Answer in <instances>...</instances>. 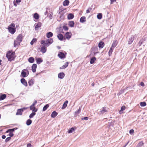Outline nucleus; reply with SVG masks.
I'll return each mask as SVG.
<instances>
[{"instance_id":"nucleus-1","label":"nucleus","mask_w":147,"mask_h":147,"mask_svg":"<svg viewBox=\"0 0 147 147\" xmlns=\"http://www.w3.org/2000/svg\"><path fill=\"white\" fill-rule=\"evenodd\" d=\"M15 53L9 51L6 54V57L9 61L13 60L15 58Z\"/></svg>"},{"instance_id":"nucleus-2","label":"nucleus","mask_w":147,"mask_h":147,"mask_svg":"<svg viewBox=\"0 0 147 147\" xmlns=\"http://www.w3.org/2000/svg\"><path fill=\"white\" fill-rule=\"evenodd\" d=\"M53 42V39L52 38L50 39H47L46 40H42L41 42V44H44L47 47H48Z\"/></svg>"},{"instance_id":"nucleus-3","label":"nucleus","mask_w":147,"mask_h":147,"mask_svg":"<svg viewBox=\"0 0 147 147\" xmlns=\"http://www.w3.org/2000/svg\"><path fill=\"white\" fill-rule=\"evenodd\" d=\"M15 26V24L13 23L11 24L8 26V30L11 34H13L16 32V28Z\"/></svg>"},{"instance_id":"nucleus-4","label":"nucleus","mask_w":147,"mask_h":147,"mask_svg":"<svg viewBox=\"0 0 147 147\" xmlns=\"http://www.w3.org/2000/svg\"><path fill=\"white\" fill-rule=\"evenodd\" d=\"M26 109L27 108H24L18 109L16 113V115H22L24 110Z\"/></svg>"},{"instance_id":"nucleus-5","label":"nucleus","mask_w":147,"mask_h":147,"mask_svg":"<svg viewBox=\"0 0 147 147\" xmlns=\"http://www.w3.org/2000/svg\"><path fill=\"white\" fill-rule=\"evenodd\" d=\"M28 73L29 74V72L27 69H24L22 70L21 72V75L23 77H25L26 76V73Z\"/></svg>"},{"instance_id":"nucleus-6","label":"nucleus","mask_w":147,"mask_h":147,"mask_svg":"<svg viewBox=\"0 0 147 147\" xmlns=\"http://www.w3.org/2000/svg\"><path fill=\"white\" fill-rule=\"evenodd\" d=\"M135 38V36L134 35H132L131 38L129 39L128 40V44L129 45L131 44Z\"/></svg>"},{"instance_id":"nucleus-7","label":"nucleus","mask_w":147,"mask_h":147,"mask_svg":"<svg viewBox=\"0 0 147 147\" xmlns=\"http://www.w3.org/2000/svg\"><path fill=\"white\" fill-rule=\"evenodd\" d=\"M107 112L108 108L106 107H104L100 111V114H103L105 113H107Z\"/></svg>"},{"instance_id":"nucleus-8","label":"nucleus","mask_w":147,"mask_h":147,"mask_svg":"<svg viewBox=\"0 0 147 147\" xmlns=\"http://www.w3.org/2000/svg\"><path fill=\"white\" fill-rule=\"evenodd\" d=\"M43 45L41 47L40 49V51L43 53H45L47 51V49L46 48L47 47L45 46L44 44H43Z\"/></svg>"},{"instance_id":"nucleus-9","label":"nucleus","mask_w":147,"mask_h":147,"mask_svg":"<svg viewBox=\"0 0 147 147\" xmlns=\"http://www.w3.org/2000/svg\"><path fill=\"white\" fill-rule=\"evenodd\" d=\"M58 56L61 59H63L65 57L64 53L61 52H60L58 54Z\"/></svg>"},{"instance_id":"nucleus-10","label":"nucleus","mask_w":147,"mask_h":147,"mask_svg":"<svg viewBox=\"0 0 147 147\" xmlns=\"http://www.w3.org/2000/svg\"><path fill=\"white\" fill-rule=\"evenodd\" d=\"M21 83L23 84L24 86H27V83L26 81L25 80V79L22 78L21 80Z\"/></svg>"},{"instance_id":"nucleus-11","label":"nucleus","mask_w":147,"mask_h":147,"mask_svg":"<svg viewBox=\"0 0 147 147\" xmlns=\"http://www.w3.org/2000/svg\"><path fill=\"white\" fill-rule=\"evenodd\" d=\"M35 30H37V29L39 28H40L41 27L42 25V24L40 22H38L36 24H35Z\"/></svg>"},{"instance_id":"nucleus-12","label":"nucleus","mask_w":147,"mask_h":147,"mask_svg":"<svg viewBox=\"0 0 147 147\" xmlns=\"http://www.w3.org/2000/svg\"><path fill=\"white\" fill-rule=\"evenodd\" d=\"M65 76V74L63 72H61L58 74V77L61 79H63Z\"/></svg>"},{"instance_id":"nucleus-13","label":"nucleus","mask_w":147,"mask_h":147,"mask_svg":"<svg viewBox=\"0 0 147 147\" xmlns=\"http://www.w3.org/2000/svg\"><path fill=\"white\" fill-rule=\"evenodd\" d=\"M22 34H19L16 38V39L21 42L22 41Z\"/></svg>"},{"instance_id":"nucleus-14","label":"nucleus","mask_w":147,"mask_h":147,"mask_svg":"<svg viewBox=\"0 0 147 147\" xmlns=\"http://www.w3.org/2000/svg\"><path fill=\"white\" fill-rule=\"evenodd\" d=\"M37 67V65L36 64H34L32 66V72L34 73L36 71Z\"/></svg>"},{"instance_id":"nucleus-15","label":"nucleus","mask_w":147,"mask_h":147,"mask_svg":"<svg viewBox=\"0 0 147 147\" xmlns=\"http://www.w3.org/2000/svg\"><path fill=\"white\" fill-rule=\"evenodd\" d=\"M20 42L16 39L14 40V46L15 47H16L17 46H18L20 44Z\"/></svg>"},{"instance_id":"nucleus-16","label":"nucleus","mask_w":147,"mask_h":147,"mask_svg":"<svg viewBox=\"0 0 147 147\" xmlns=\"http://www.w3.org/2000/svg\"><path fill=\"white\" fill-rule=\"evenodd\" d=\"M71 33L67 32L65 34L66 38L67 39H69L71 37Z\"/></svg>"},{"instance_id":"nucleus-17","label":"nucleus","mask_w":147,"mask_h":147,"mask_svg":"<svg viewBox=\"0 0 147 147\" xmlns=\"http://www.w3.org/2000/svg\"><path fill=\"white\" fill-rule=\"evenodd\" d=\"M34 79H31L29 80L28 83L30 86H32L34 84Z\"/></svg>"},{"instance_id":"nucleus-18","label":"nucleus","mask_w":147,"mask_h":147,"mask_svg":"<svg viewBox=\"0 0 147 147\" xmlns=\"http://www.w3.org/2000/svg\"><path fill=\"white\" fill-rule=\"evenodd\" d=\"M104 43L102 41L100 42L98 45V46L99 48H102L104 46Z\"/></svg>"},{"instance_id":"nucleus-19","label":"nucleus","mask_w":147,"mask_h":147,"mask_svg":"<svg viewBox=\"0 0 147 147\" xmlns=\"http://www.w3.org/2000/svg\"><path fill=\"white\" fill-rule=\"evenodd\" d=\"M30 110H32L33 112H36L37 111V109H36L35 106L32 107V106H30Z\"/></svg>"},{"instance_id":"nucleus-20","label":"nucleus","mask_w":147,"mask_h":147,"mask_svg":"<svg viewBox=\"0 0 147 147\" xmlns=\"http://www.w3.org/2000/svg\"><path fill=\"white\" fill-rule=\"evenodd\" d=\"M74 17V15L71 13H69L67 16V18L68 20H71L73 19Z\"/></svg>"},{"instance_id":"nucleus-21","label":"nucleus","mask_w":147,"mask_h":147,"mask_svg":"<svg viewBox=\"0 0 147 147\" xmlns=\"http://www.w3.org/2000/svg\"><path fill=\"white\" fill-rule=\"evenodd\" d=\"M36 63L38 64H40L43 61L42 59L40 58H37L36 59Z\"/></svg>"},{"instance_id":"nucleus-22","label":"nucleus","mask_w":147,"mask_h":147,"mask_svg":"<svg viewBox=\"0 0 147 147\" xmlns=\"http://www.w3.org/2000/svg\"><path fill=\"white\" fill-rule=\"evenodd\" d=\"M53 35V33L51 32H49L46 34V36L48 38H49Z\"/></svg>"},{"instance_id":"nucleus-23","label":"nucleus","mask_w":147,"mask_h":147,"mask_svg":"<svg viewBox=\"0 0 147 147\" xmlns=\"http://www.w3.org/2000/svg\"><path fill=\"white\" fill-rule=\"evenodd\" d=\"M58 113L55 111H53L51 115V116L52 118H55L57 115Z\"/></svg>"},{"instance_id":"nucleus-24","label":"nucleus","mask_w":147,"mask_h":147,"mask_svg":"<svg viewBox=\"0 0 147 147\" xmlns=\"http://www.w3.org/2000/svg\"><path fill=\"white\" fill-rule=\"evenodd\" d=\"M68 102V101L67 100H66L64 102L63 104V106L61 108V109H64L66 107L67 105Z\"/></svg>"},{"instance_id":"nucleus-25","label":"nucleus","mask_w":147,"mask_h":147,"mask_svg":"<svg viewBox=\"0 0 147 147\" xmlns=\"http://www.w3.org/2000/svg\"><path fill=\"white\" fill-rule=\"evenodd\" d=\"M57 37L58 38V39L60 40H62L63 39V35L61 34H59L57 35Z\"/></svg>"},{"instance_id":"nucleus-26","label":"nucleus","mask_w":147,"mask_h":147,"mask_svg":"<svg viewBox=\"0 0 147 147\" xmlns=\"http://www.w3.org/2000/svg\"><path fill=\"white\" fill-rule=\"evenodd\" d=\"M69 26L73 27H74V23L73 21H69L68 24Z\"/></svg>"},{"instance_id":"nucleus-27","label":"nucleus","mask_w":147,"mask_h":147,"mask_svg":"<svg viewBox=\"0 0 147 147\" xmlns=\"http://www.w3.org/2000/svg\"><path fill=\"white\" fill-rule=\"evenodd\" d=\"M69 1L68 0H65L63 2V5L64 6H67L69 3Z\"/></svg>"},{"instance_id":"nucleus-28","label":"nucleus","mask_w":147,"mask_h":147,"mask_svg":"<svg viewBox=\"0 0 147 147\" xmlns=\"http://www.w3.org/2000/svg\"><path fill=\"white\" fill-rule=\"evenodd\" d=\"M96 60V58L95 57H92L90 60V63L91 64H93Z\"/></svg>"},{"instance_id":"nucleus-29","label":"nucleus","mask_w":147,"mask_h":147,"mask_svg":"<svg viewBox=\"0 0 147 147\" xmlns=\"http://www.w3.org/2000/svg\"><path fill=\"white\" fill-rule=\"evenodd\" d=\"M6 95L5 94H3L0 96V100H2L5 99L6 98Z\"/></svg>"},{"instance_id":"nucleus-30","label":"nucleus","mask_w":147,"mask_h":147,"mask_svg":"<svg viewBox=\"0 0 147 147\" xmlns=\"http://www.w3.org/2000/svg\"><path fill=\"white\" fill-rule=\"evenodd\" d=\"M28 61L30 63H33L34 61V59L33 57H31L28 59Z\"/></svg>"},{"instance_id":"nucleus-31","label":"nucleus","mask_w":147,"mask_h":147,"mask_svg":"<svg viewBox=\"0 0 147 147\" xmlns=\"http://www.w3.org/2000/svg\"><path fill=\"white\" fill-rule=\"evenodd\" d=\"M80 21L81 23H84L86 21V18L84 16H83L81 18Z\"/></svg>"},{"instance_id":"nucleus-32","label":"nucleus","mask_w":147,"mask_h":147,"mask_svg":"<svg viewBox=\"0 0 147 147\" xmlns=\"http://www.w3.org/2000/svg\"><path fill=\"white\" fill-rule=\"evenodd\" d=\"M125 106H122L121 109V110L119 111V113L120 114L123 113V111L125 109Z\"/></svg>"},{"instance_id":"nucleus-33","label":"nucleus","mask_w":147,"mask_h":147,"mask_svg":"<svg viewBox=\"0 0 147 147\" xmlns=\"http://www.w3.org/2000/svg\"><path fill=\"white\" fill-rule=\"evenodd\" d=\"M33 17L36 20L38 19L39 18V15L37 13L34 14Z\"/></svg>"},{"instance_id":"nucleus-34","label":"nucleus","mask_w":147,"mask_h":147,"mask_svg":"<svg viewBox=\"0 0 147 147\" xmlns=\"http://www.w3.org/2000/svg\"><path fill=\"white\" fill-rule=\"evenodd\" d=\"M32 123V121L30 119H28L26 122V125L29 126Z\"/></svg>"},{"instance_id":"nucleus-35","label":"nucleus","mask_w":147,"mask_h":147,"mask_svg":"<svg viewBox=\"0 0 147 147\" xmlns=\"http://www.w3.org/2000/svg\"><path fill=\"white\" fill-rule=\"evenodd\" d=\"M49 106V105L48 104H47L45 105L43 107L42 111H45L48 108Z\"/></svg>"},{"instance_id":"nucleus-36","label":"nucleus","mask_w":147,"mask_h":147,"mask_svg":"<svg viewBox=\"0 0 147 147\" xmlns=\"http://www.w3.org/2000/svg\"><path fill=\"white\" fill-rule=\"evenodd\" d=\"M144 143L143 142L141 141L137 144L136 147H141L144 144Z\"/></svg>"},{"instance_id":"nucleus-37","label":"nucleus","mask_w":147,"mask_h":147,"mask_svg":"<svg viewBox=\"0 0 147 147\" xmlns=\"http://www.w3.org/2000/svg\"><path fill=\"white\" fill-rule=\"evenodd\" d=\"M117 41L116 40H114L112 46V47H115L117 45Z\"/></svg>"},{"instance_id":"nucleus-38","label":"nucleus","mask_w":147,"mask_h":147,"mask_svg":"<svg viewBox=\"0 0 147 147\" xmlns=\"http://www.w3.org/2000/svg\"><path fill=\"white\" fill-rule=\"evenodd\" d=\"M144 40L143 39H141L139 41L138 44V45L139 47L140 46L142 45L143 44V42H144Z\"/></svg>"},{"instance_id":"nucleus-39","label":"nucleus","mask_w":147,"mask_h":147,"mask_svg":"<svg viewBox=\"0 0 147 147\" xmlns=\"http://www.w3.org/2000/svg\"><path fill=\"white\" fill-rule=\"evenodd\" d=\"M97 17L98 19L100 20L102 17V14L101 13H99L98 14Z\"/></svg>"},{"instance_id":"nucleus-40","label":"nucleus","mask_w":147,"mask_h":147,"mask_svg":"<svg viewBox=\"0 0 147 147\" xmlns=\"http://www.w3.org/2000/svg\"><path fill=\"white\" fill-rule=\"evenodd\" d=\"M35 112L32 113L29 115V117L30 118H32L34 116L36 115Z\"/></svg>"},{"instance_id":"nucleus-41","label":"nucleus","mask_w":147,"mask_h":147,"mask_svg":"<svg viewBox=\"0 0 147 147\" xmlns=\"http://www.w3.org/2000/svg\"><path fill=\"white\" fill-rule=\"evenodd\" d=\"M15 128H13L11 129H9L7 130L6 131V133H7L9 132H12L13 131H14L15 130Z\"/></svg>"},{"instance_id":"nucleus-42","label":"nucleus","mask_w":147,"mask_h":147,"mask_svg":"<svg viewBox=\"0 0 147 147\" xmlns=\"http://www.w3.org/2000/svg\"><path fill=\"white\" fill-rule=\"evenodd\" d=\"M37 41V39L36 38H33L32 40L30 42V44L31 45L33 44L34 43L36 42Z\"/></svg>"},{"instance_id":"nucleus-43","label":"nucleus","mask_w":147,"mask_h":147,"mask_svg":"<svg viewBox=\"0 0 147 147\" xmlns=\"http://www.w3.org/2000/svg\"><path fill=\"white\" fill-rule=\"evenodd\" d=\"M140 104L141 107H144L146 105V103L145 102H141Z\"/></svg>"},{"instance_id":"nucleus-44","label":"nucleus","mask_w":147,"mask_h":147,"mask_svg":"<svg viewBox=\"0 0 147 147\" xmlns=\"http://www.w3.org/2000/svg\"><path fill=\"white\" fill-rule=\"evenodd\" d=\"M59 13L61 15V16H60V18H61V17L63 18L64 17V16L63 15V13L62 11H61V10H60L59 11Z\"/></svg>"},{"instance_id":"nucleus-45","label":"nucleus","mask_w":147,"mask_h":147,"mask_svg":"<svg viewBox=\"0 0 147 147\" xmlns=\"http://www.w3.org/2000/svg\"><path fill=\"white\" fill-rule=\"evenodd\" d=\"M74 129L73 127L71 128L68 131V133H72L74 131Z\"/></svg>"},{"instance_id":"nucleus-46","label":"nucleus","mask_w":147,"mask_h":147,"mask_svg":"<svg viewBox=\"0 0 147 147\" xmlns=\"http://www.w3.org/2000/svg\"><path fill=\"white\" fill-rule=\"evenodd\" d=\"M11 139V138L10 137H7L5 140V142H7L9 141Z\"/></svg>"},{"instance_id":"nucleus-47","label":"nucleus","mask_w":147,"mask_h":147,"mask_svg":"<svg viewBox=\"0 0 147 147\" xmlns=\"http://www.w3.org/2000/svg\"><path fill=\"white\" fill-rule=\"evenodd\" d=\"M80 111L81 109L80 108H79L78 111L75 112V113L76 114V115H77L78 114H79L80 112Z\"/></svg>"},{"instance_id":"nucleus-48","label":"nucleus","mask_w":147,"mask_h":147,"mask_svg":"<svg viewBox=\"0 0 147 147\" xmlns=\"http://www.w3.org/2000/svg\"><path fill=\"white\" fill-rule=\"evenodd\" d=\"M63 28L65 31H67L68 29V28L66 26H63Z\"/></svg>"},{"instance_id":"nucleus-49","label":"nucleus","mask_w":147,"mask_h":147,"mask_svg":"<svg viewBox=\"0 0 147 147\" xmlns=\"http://www.w3.org/2000/svg\"><path fill=\"white\" fill-rule=\"evenodd\" d=\"M113 51V50H112V49H110L109 51V56H110L112 53V52Z\"/></svg>"},{"instance_id":"nucleus-50","label":"nucleus","mask_w":147,"mask_h":147,"mask_svg":"<svg viewBox=\"0 0 147 147\" xmlns=\"http://www.w3.org/2000/svg\"><path fill=\"white\" fill-rule=\"evenodd\" d=\"M134 130L133 129H131L129 131V133L131 134H133L134 133Z\"/></svg>"},{"instance_id":"nucleus-51","label":"nucleus","mask_w":147,"mask_h":147,"mask_svg":"<svg viewBox=\"0 0 147 147\" xmlns=\"http://www.w3.org/2000/svg\"><path fill=\"white\" fill-rule=\"evenodd\" d=\"M9 132L10 133L9 134V136L10 137H12L13 136V134L12 132Z\"/></svg>"},{"instance_id":"nucleus-52","label":"nucleus","mask_w":147,"mask_h":147,"mask_svg":"<svg viewBox=\"0 0 147 147\" xmlns=\"http://www.w3.org/2000/svg\"><path fill=\"white\" fill-rule=\"evenodd\" d=\"M66 67L64 65H63L61 67H60V69H65Z\"/></svg>"},{"instance_id":"nucleus-53","label":"nucleus","mask_w":147,"mask_h":147,"mask_svg":"<svg viewBox=\"0 0 147 147\" xmlns=\"http://www.w3.org/2000/svg\"><path fill=\"white\" fill-rule=\"evenodd\" d=\"M88 117H84L82 118V120L84 119L85 120H88Z\"/></svg>"},{"instance_id":"nucleus-54","label":"nucleus","mask_w":147,"mask_h":147,"mask_svg":"<svg viewBox=\"0 0 147 147\" xmlns=\"http://www.w3.org/2000/svg\"><path fill=\"white\" fill-rule=\"evenodd\" d=\"M53 13H51L49 15V17L50 19H51L52 18Z\"/></svg>"},{"instance_id":"nucleus-55","label":"nucleus","mask_w":147,"mask_h":147,"mask_svg":"<svg viewBox=\"0 0 147 147\" xmlns=\"http://www.w3.org/2000/svg\"><path fill=\"white\" fill-rule=\"evenodd\" d=\"M116 1V0H111V4H112L114 2Z\"/></svg>"},{"instance_id":"nucleus-56","label":"nucleus","mask_w":147,"mask_h":147,"mask_svg":"<svg viewBox=\"0 0 147 147\" xmlns=\"http://www.w3.org/2000/svg\"><path fill=\"white\" fill-rule=\"evenodd\" d=\"M140 85L142 86H144V83L142 82L140 83Z\"/></svg>"},{"instance_id":"nucleus-57","label":"nucleus","mask_w":147,"mask_h":147,"mask_svg":"<svg viewBox=\"0 0 147 147\" xmlns=\"http://www.w3.org/2000/svg\"><path fill=\"white\" fill-rule=\"evenodd\" d=\"M48 8H46V11L45 13V15H46L48 13Z\"/></svg>"},{"instance_id":"nucleus-58","label":"nucleus","mask_w":147,"mask_h":147,"mask_svg":"<svg viewBox=\"0 0 147 147\" xmlns=\"http://www.w3.org/2000/svg\"><path fill=\"white\" fill-rule=\"evenodd\" d=\"M68 64L69 63L68 62H66L65 63V64L64 65L66 67H67L68 66Z\"/></svg>"},{"instance_id":"nucleus-59","label":"nucleus","mask_w":147,"mask_h":147,"mask_svg":"<svg viewBox=\"0 0 147 147\" xmlns=\"http://www.w3.org/2000/svg\"><path fill=\"white\" fill-rule=\"evenodd\" d=\"M32 146L31 144L30 143L28 144H27V147H31Z\"/></svg>"},{"instance_id":"nucleus-60","label":"nucleus","mask_w":147,"mask_h":147,"mask_svg":"<svg viewBox=\"0 0 147 147\" xmlns=\"http://www.w3.org/2000/svg\"><path fill=\"white\" fill-rule=\"evenodd\" d=\"M21 1V0H16V3H18Z\"/></svg>"},{"instance_id":"nucleus-61","label":"nucleus","mask_w":147,"mask_h":147,"mask_svg":"<svg viewBox=\"0 0 147 147\" xmlns=\"http://www.w3.org/2000/svg\"><path fill=\"white\" fill-rule=\"evenodd\" d=\"M2 138L3 139H5L6 138V136L5 135H3L2 136Z\"/></svg>"},{"instance_id":"nucleus-62","label":"nucleus","mask_w":147,"mask_h":147,"mask_svg":"<svg viewBox=\"0 0 147 147\" xmlns=\"http://www.w3.org/2000/svg\"><path fill=\"white\" fill-rule=\"evenodd\" d=\"M37 103V100H35L34 102H33V104H34V105H36V104Z\"/></svg>"},{"instance_id":"nucleus-63","label":"nucleus","mask_w":147,"mask_h":147,"mask_svg":"<svg viewBox=\"0 0 147 147\" xmlns=\"http://www.w3.org/2000/svg\"><path fill=\"white\" fill-rule=\"evenodd\" d=\"M90 12V11L89 10V9H87V10H86V13H89Z\"/></svg>"},{"instance_id":"nucleus-64","label":"nucleus","mask_w":147,"mask_h":147,"mask_svg":"<svg viewBox=\"0 0 147 147\" xmlns=\"http://www.w3.org/2000/svg\"><path fill=\"white\" fill-rule=\"evenodd\" d=\"M114 48H115V47H112V46H111V47L110 48V49H111L112 50H113V49Z\"/></svg>"}]
</instances>
